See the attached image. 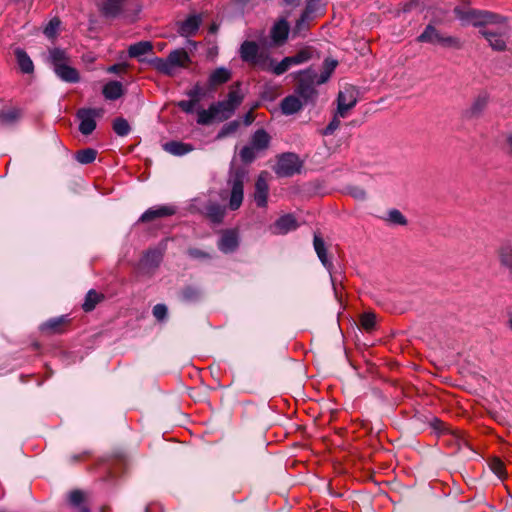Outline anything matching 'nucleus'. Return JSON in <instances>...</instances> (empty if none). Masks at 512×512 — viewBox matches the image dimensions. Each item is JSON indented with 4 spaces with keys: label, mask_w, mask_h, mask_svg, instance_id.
Returning a JSON list of instances; mask_svg holds the SVG:
<instances>
[{
    "label": "nucleus",
    "mask_w": 512,
    "mask_h": 512,
    "mask_svg": "<svg viewBox=\"0 0 512 512\" xmlns=\"http://www.w3.org/2000/svg\"><path fill=\"white\" fill-rule=\"evenodd\" d=\"M217 29H218V27H217L215 24H213V25L211 26V28H210V31H209V32H210V33H213V32H215Z\"/></svg>",
    "instance_id": "obj_64"
},
{
    "label": "nucleus",
    "mask_w": 512,
    "mask_h": 512,
    "mask_svg": "<svg viewBox=\"0 0 512 512\" xmlns=\"http://www.w3.org/2000/svg\"><path fill=\"white\" fill-rule=\"evenodd\" d=\"M268 183L265 178V174L259 175L255 184L254 200L259 207H265L267 205L268 198Z\"/></svg>",
    "instance_id": "obj_12"
},
{
    "label": "nucleus",
    "mask_w": 512,
    "mask_h": 512,
    "mask_svg": "<svg viewBox=\"0 0 512 512\" xmlns=\"http://www.w3.org/2000/svg\"><path fill=\"white\" fill-rule=\"evenodd\" d=\"M254 121V115H253V112L252 110L249 111L245 116H244V124L245 125H250L252 122Z\"/></svg>",
    "instance_id": "obj_60"
},
{
    "label": "nucleus",
    "mask_w": 512,
    "mask_h": 512,
    "mask_svg": "<svg viewBox=\"0 0 512 512\" xmlns=\"http://www.w3.org/2000/svg\"><path fill=\"white\" fill-rule=\"evenodd\" d=\"M214 119L218 120V115L216 113V110H213V104L207 110L202 109L198 112V124L207 125Z\"/></svg>",
    "instance_id": "obj_38"
},
{
    "label": "nucleus",
    "mask_w": 512,
    "mask_h": 512,
    "mask_svg": "<svg viewBox=\"0 0 512 512\" xmlns=\"http://www.w3.org/2000/svg\"><path fill=\"white\" fill-rule=\"evenodd\" d=\"M299 0H285V2L289 5H293L295 3H297Z\"/></svg>",
    "instance_id": "obj_63"
},
{
    "label": "nucleus",
    "mask_w": 512,
    "mask_h": 512,
    "mask_svg": "<svg viewBox=\"0 0 512 512\" xmlns=\"http://www.w3.org/2000/svg\"><path fill=\"white\" fill-rule=\"evenodd\" d=\"M61 21L59 18H52L45 26L43 32H56L60 29Z\"/></svg>",
    "instance_id": "obj_54"
},
{
    "label": "nucleus",
    "mask_w": 512,
    "mask_h": 512,
    "mask_svg": "<svg viewBox=\"0 0 512 512\" xmlns=\"http://www.w3.org/2000/svg\"><path fill=\"white\" fill-rule=\"evenodd\" d=\"M167 315V307L164 304H157L153 308V316L157 320H163Z\"/></svg>",
    "instance_id": "obj_52"
},
{
    "label": "nucleus",
    "mask_w": 512,
    "mask_h": 512,
    "mask_svg": "<svg viewBox=\"0 0 512 512\" xmlns=\"http://www.w3.org/2000/svg\"><path fill=\"white\" fill-rule=\"evenodd\" d=\"M238 127H239V123L237 121L230 122L221 129V131L219 132L217 137L223 138L227 135H230V134L236 132Z\"/></svg>",
    "instance_id": "obj_50"
},
{
    "label": "nucleus",
    "mask_w": 512,
    "mask_h": 512,
    "mask_svg": "<svg viewBox=\"0 0 512 512\" xmlns=\"http://www.w3.org/2000/svg\"><path fill=\"white\" fill-rule=\"evenodd\" d=\"M127 69V64L125 63H120V64H114L112 66H110L107 71L109 73H120V72H123Z\"/></svg>",
    "instance_id": "obj_57"
},
{
    "label": "nucleus",
    "mask_w": 512,
    "mask_h": 512,
    "mask_svg": "<svg viewBox=\"0 0 512 512\" xmlns=\"http://www.w3.org/2000/svg\"><path fill=\"white\" fill-rule=\"evenodd\" d=\"M490 468L491 470L500 478H504L505 476V468H504V464L501 460L499 459H493L491 462H490Z\"/></svg>",
    "instance_id": "obj_47"
},
{
    "label": "nucleus",
    "mask_w": 512,
    "mask_h": 512,
    "mask_svg": "<svg viewBox=\"0 0 512 512\" xmlns=\"http://www.w3.org/2000/svg\"><path fill=\"white\" fill-rule=\"evenodd\" d=\"M419 43H429L447 49H459L461 47L460 39L452 34H420L417 37Z\"/></svg>",
    "instance_id": "obj_3"
},
{
    "label": "nucleus",
    "mask_w": 512,
    "mask_h": 512,
    "mask_svg": "<svg viewBox=\"0 0 512 512\" xmlns=\"http://www.w3.org/2000/svg\"><path fill=\"white\" fill-rule=\"evenodd\" d=\"M297 227L298 223L296 218L292 214H286L277 219L270 229L273 234L284 235L290 231L296 230Z\"/></svg>",
    "instance_id": "obj_11"
},
{
    "label": "nucleus",
    "mask_w": 512,
    "mask_h": 512,
    "mask_svg": "<svg viewBox=\"0 0 512 512\" xmlns=\"http://www.w3.org/2000/svg\"><path fill=\"white\" fill-rule=\"evenodd\" d=\"M290 25L288 21L284 18L278 20L274 26L272 27L270 32H289Z\"/></svg>",
    "instance_id": "obj_51"
},
{
    "label": "nucleus",
    "mask_w": 512,
    "mask_h": 512,
    "mask_svg": "<svg viewBox=\"0 0 512 512\" xmlns=\"http://www.w3.org/2000/svg\"><path fill=\"white\" fill-rule=\"evenodd\" d=\"M488 103V97L486 95H480L478 96L474 102L472 103L469 113L471 116H478L480 115L484 109L486 108Z\"/></svg>",
    "instance_id": "obj_37"
},
{
    "label": "nucleus",
    "mask_w": 512,
    "mask_h": 512,
    "mask_svg": "<svg viewBox=\"0 0 512 512\" xmlns=\"http://www.w3.org/2000/svg\"><path fill=\"white\" fill-rule=\"evenodd\" d=\"M238 236L235 231H226L221 236L218 243V248L224 253H231L238 247Z\"/></svg>",
    "instance_id": "obj_14"
},
{
    "label": "nucleus",
    "mask_w": 512,
    "mask_h": 512,
    "mask_svg": "<svg viewBox=\"0 0 512 512\" xmlns=\"http://www.w3.org/2000/svg\"><path fill=\"white\" fill-rule=\"evenodd\" d=\"M102 109L81 108L77 111V118L80 120L79 131L83 135H90L96 128V117L102 116Z\"/></svg>",
    "instance_id": "obj_7"
},
{
    "label": "nucleus",
    "mask_w": 512,
    "mask_h": 512,
    "mask_svg": "<svg viewBox=\"0 0 512 512\" xmlns=\"http://www.w3.org/2000/svg\"><path fill=\"white\" fill-rule=\"evenodd\" d=\"M68 323L65 316L49 319L41 325V331L48 334H56L63 332L64 326Z\"/></svg>",
    "instance_id": "obj_16"
},
{
    "label": "nucleus",
    "mask_w": 512,
    "mask_h": 512,
    "mask_svg": "<svg viewBox=\"0 0 512 512\" xmlns=\"http://www.w3.org/2000/svg\"><path fill=\"white\" fill-rule=\"evenodd\" d=\"M358 94V90L352 85L345 86L343 90L338 93V115H340L342 118L347 117L348 112L356 105L358 101Z\"/></svg>",
    "instance_id": "obj_5"
},
{
    "label": "nucleus",
    "mask_w": 512,
    "mask_h": 512,
    "mask_svg": "<svg viewBox=\"0 0 512 512\" xmlns=\"http://www.w3.org/2000/svg\"><path fill=\"white\" fill-rule=\"evenodd\" d=\"M104 300V295L91 289L87 292L82 308L85 312L95 309L96 305Z\"/></svg>",
    "instance_id": "obj_30"
},
{
    "label": "nucleus",
    "mask_w": 512,
    "mask_h": 512,
    "mask_svg": "<svg viewBox=\"0 0 512 512\" xmlns=\"http://www.w3.org/2000/svg\"><path fill=\"white\" fill-rule=\"evenodd\" d=\"M313 245H314V249H315L317 256H318L319 260L321 261V263L324 265L325 268L330 270L332 268V263H331V261H329V259L327 257V250H326L325 243H324L323 239L320 236L315 234Z\"/></svg>",
    "instance_id": "obj_23"
},
{
    "label": "nucleus",
    "mask_w": 512,
    "mask_h": 512,
    "mask_svg": "<svg viewBox=\"0 0 512 512\" xmlns=\"http://www.w3.org/2000/svg\"><path fill=\"white\" fill-rule=\"evenodd\" d=\"M187 95L191 97V100L196 101V103L200 100V89L198 87H195L194 89L190 90Z\"/></svg>",
    "instance_id": "obj_59"
},
{
    "label": "nucleus",
    "mask_w": 512,
    "mask_h": 512,
    "mask_svg": "<svg viewBox=\"0 0 512 512\" xmlns=\"http://www.w3.org/2000/svg\"><path fill=\"white\" fill-rule=\"evenodd\" d=\"M317 73L311 70H305L300 73V78L297 86V93L304 100H313L317 91L315 89Z\"/></svg>",
    "instance_id": "obj_6"
},
{
    "label": "nucleus",
    "mask_w": 512,
    "mask_h": 512,
    "mask_svg": "<svg viewBox=\"0 0 512 512\" xmlns=\"http://www.w3.org/2000/svg\"><path fill=\"white\" fill-rule=\"evenodd\" d=\"M270 142V136L268 133L263 130H257L251 138V145L255 148L256 151L264 150L268 147Z\"/></svg>",
    "instance_id": "obj_25"
},
{
    "label": "nucleus",
    "mask_w": 512,
    "mask_h": 512,
    "mask_svg": "<svg viewBox=\"0 0 512 512\" xmlns=\"http://www.w3.org/2000/svg\"><path fill=\"white\" fill-rule=\"evenodd\" d=\"M340 118H342L340 115H338V111L336 110L333 119L330 121V123L327 125V127L323 130V135L328 136L332 135L341 124Z\"/></svg>",
    "instance_id": "obj_45"
},
{
    "label": "nucleus",
    "mask_w": 512,
    "mask_h": 512,
    "mask_svg": "<svg viewBox=\"0 0 512 512\" xmlns=\"http://www.w3.org/2000/svg\"><path fill=\"white\" fill-rule=\"evenodd\" d=\"M153 46L149 41H140L133 45H130L128 54L131 58H137L139 61H143L141 56L152 52Z\"/></svg>",
    "instance_id": "obj_19"
},
{
    "label": "nucleus",
    "mask_w": 512,
    "mask_h": 512,
    "mask_svg": "<svg viewBox=\"0 0 512 512\" xmlns=\"http://www.w3.org/2000/svg\"><path fill=\"white\" fill-rule=\"evenodd\" d=\"M301 167L302 163L296 154L285 153L279 157L275 172L281 177H290L299 173Z\"/></svg>",
    "instance_id": "obj_4"
},
{
    "label": "nucleus",
    "mask_w": 512,
    "mask_h": 512,
    "mask_svg": "<svg viewBox=\"0 0 512 512\" xmlns=\"http://www.w3.org/2000/svg\"><path fill=\"white\" fill-rule=\"evenodd\" d=\"M14 55L17 60V64L24 74H31L34 72V64L29 55L22 48H15Z\"/></svg>",
    "instance_id": "obj_17"
},
{
    "label": "nucleus",
    "mask_w": 512,
    "mask_h": 512,
    "mask_svg": "<svg viewBox=\"0 0 512 512\" xmlns=\"http://www.w3.org/2000/svg\"><path fill=\"white\" fill-rule=\"evenodd\" d=\"M255 148L250 144V146H245L240 151V157L244 162H251L255 158Z\"/></svg>",
    "instance_id": "obj_48"
},
{
    "label": "nucleus",
    "mask_w": 512,
    "mask_h": 512,
    "mask_svg": "<svg viewBox=\"0 0 512 512\" xmlns=\"http://www.w3.org/2000/svg\"><path fill=\"white\" fill-rule=\"evenodd\" d=\"M491 48L495 51H503L507 48L506 34H482Z\"/></svg>",
    "instance_id": "obj_28"
},
{
    "label": "nucleus",
    "mask_w": 512,
    "mask_h": 512,
    "mask_svg": "<svg viewBox=\"0 0 512 512\" xmlns=\"http://www.w3.org/2000/svg\"><path fill=\"white\" fill-rule=\"evenodd\" d=\"M201 24L200 15H191L182 22L179 32H196Z\"/></svg>",
    "instance_id": "obj_35"
},
{
    "label": "nucleus",
    "mask_w": 512,
    "mask_h": 512,
    "mask_svg": "<svg viewBox=\"0 0 512 512\" xmlns=\"http://www.w3.org/2000/svg\"><path fill=\"white\" fill-rule=\"evenodd\" d=\"M225 100L235 109L241 105L244 100V94L241 91V84L239 82L231 86Z\"/></svg>",
    "instance_id": "obj_27"
},
{
    "label": "nucleus",
    "mask_w": 512,
    "mask_h": 512,
    "mask_svg": "<svg viewBox=\"0 0 512 512\" xmlns=\"http://www.w3.org/2000/svg\"><path fill=\"white\" fill-rule=\"evenodd\" d=\"M497 257L501 266L512 271V245L504 243L497 249Z\"/></svg>",
    "instance_id": "obj_21"
},
{
    "label": "nucleus",
    "mask_w": 512,
    "mask_h": 512,
    "mask_svg": "<svg viewBox=\"0 0 512 512\" xmlns=\"http://www.w3.org/2000/svg\"><path fill=\"white\" fill-rule=\"evenodd\" d=\"M163 148L166 152L175 155L182 156L191 151H193V146L188 143H183L180 141H170L163 145Z\"/></svg>",
    "instance_id": "obj_18"
},
{
    "label": "nucleus",
    "mask_w": 512,
    "mask_h": 512,
    "mask_svg": "<svg viewBox=\"0 0 512 512\" xmlns=\"http://www.w3.org/2000/svg\"><path fill=\"white\" fill-rule=\"evenodd\" d=\"M199 292L197 289L192 287H187L183 290V297L187 301H192L198 298Z\"/></svg>",
    "instance_id": "obj_55"
},
{
    "label": "nucleus",
    "mask_w": 512,
    "mask_h": 512,
    "mask_svg": "<svg viewBox=\"0 0 512 512\" xmlns=\"http://www.w3.org/2000/svg\"><path fill=\"white\" fill-rule=\"evenodd\" d=\"M376 317L372 313H365L361 316L360 322L365 330H371L375 326Z\"/></svg>",
    "instance_id": "obj_46"
},
{
    "label": "nucleus",
    "mask_w": 512,
    "mask_h": 512,
    "mask_svg": "<svg viewBox=\"0 0 512 512\" xmlns=\"http://www.w3.org/2000/svg\"><path fill=\"white\" fill-rule=\"evenodd\" d=\"M231 78V72L226 68H217L214 70L210 77H209V83L211 86H218L223 83H226Z\"/></svg>",
    "instance_id": "obj_32"
},
{
    "label": "nucleus",
    "mask_w": 512,
    "mask_h": 512,
    "mask_svg": "<svg viewBox=\"0 0 512 512\" xmlns=\"http://www.w3.org/2000/svg\"><path fill=\"white\" fill-rule=\"evenodd\" d=\"M213 110H216L219 121L229 119L235 112V108L230 105L226 100L219 101L213 104Z\"/></svg>",
    "instance_id": "obj_29"
},
{
    "label": "nucleus",
    "mask_w": 512,
    "mask_h": 512,
    "mask_svg": "<svg viewBox=\"0 0 512 512\" xmlns=\"http://www.w3.org/2000/svg\"><path fill=\"white\" fill-rule=\"evenodd\" d=\"M151 64L162 74L172 76L175 73V68L168 57L166 59L155 57L151 60Z\"/></svg>",
    "instance_id": "obj_31"
},
{
    "label": "nucleus",
    "mask_w": 512,
    "mask_h": 512,
    "mask_svg": "<svg viewBox=\"0 0 512 512\" xmlns=\"http://www.w3.org/2000/svg\"><path fill=\"white\" fill-rule=\"evenodd\" d=\"M289 34H272L271 45L279 46L284 44L288 40Z\"/></svg>",
    "instance_id": "obj_56"
},
{
    "label": "nucleus",
    "mask_w": 512,
    "mask_h": 512,
    "mask_svg": "<svg viewBox=\"0 0 512 512\" xmlns=\"http://www.w3.org/2000/svg\"><path fill=\"white\" fill-rule=\"evenodd\" d=\"M168 58L170 59L171 63L173 64L174 68L176 67H186L188 63L190 62V58L188 53L183 50H175L171 52L168 55Z\"/></svg>",
    "instance_id": "obj_33"
},
{
    "label": "nucleus",
    "mask_w": 512,
    "mask_h": 512,
    "mask_svg": "<svg viewBox=\"0 0 512 512\" xmlns=\"http://www.w3.org/2000/svg\"><path fill=\"white\" fill-rule=\"evenodd\" d=\"M49 60L53 66V70L59 68V66L70 63V58L66 51L60 48H53L49 50Z\"/></svg>",
    "instance_id": "obj_22"
},
{
    "label": "nucleus",
    "mask_w": 512,
    "mask_h": 512,
    "mask_svg": "<svg viewBox=\"0 0 512 512\" xmlns=\"http://www.w3.org/2000/svg\"><path fill=\"white\" fill-rule=\"evenodd\" d=\"M348 193L356 200L363 201L366 199V191L359 186H351L348 188Z\"/></svg>",
    "instance_id": "obj_49"
},
{
    "label": "nucleus",
    "mask_w": 512,
    "mask_h": 512,
    "mask_svg": "<svg viewBox=\"0 0 512 512\" xmlns=\"http://www.w3.org/2000/svg\"><path fill=\"white\" fill-rule=\"evenodd\" d=\"M189 255L194 258H207L209 255L199 249H189L188 251Z\"/></svg>",
    "instance_id": "obj_58"
},
{
    "label": "nucleus",
    "mask_w": 512,
    "mask_h": 512,
    "mask_svg": "<svg viewBox=\"0 0 512 512\" xmlns=\"http://www.w3.org/2000/svg\"><path fill=\"white\" fill-rule=\"evenodd\" d=\"M162 260V254L158 250H149L142 259V265L147 268H155Z\"/></svg>",
    "instance_id": "obj_34"
},
{
    "label": "nucleus",
    "mask_w": 512,
    "mask_h": 512,
    "mask_svg": "<svg viewBox=\"0 0 512 512\" xmlns=\"http://www.w3.org/2000/svg\"><path fill=\"white\" fill-rule=\"evenodd\" d=\"M424 32H425V33H428V32H434V29H433V27H432L431 25H428V26L426 27V29L424 30Z\"/></svg>",
    "instance_id": "obj_62"
},
{
    "label": "nucleus",
    "mask_w": 512,
    "mask_h": 512,
    "mask_svg": "<svg viewBox=\"0 0 512 512\" xmlns=\"http://www.w3.org/2000/svg\"><path fill=\"white\" fill-rule=\"evenodd\" d=\"M338 65V61L332 58H326L323 62V70L320 75L317 74L316 84L321 85L326 83Z\"/></svg>",
    "instance_id": "obj_20"
},
{
    "label": "nucleus",
    "mask_w": 512,
    "mask_h": 512,
    "mask_svg": "<svg viewBox=\"0 0 512 512\" xmlns=\"http://www.w3.org/2000/svg\"><path fill=\"white\" fill-rule=\"evenodd\" d=\"M113 130L118 136L124 137L129 134L130 125L126 119L119 117L113 122Z\"/></svg>",
    "instance_id": "obj_42"
},
{
    "label": "nucleus",
    "mask_w": 512,
    "mask_h": 512,
    "mask_svg": "<svg viewBox=\"0 0 512 512\" xmlns=\"http://www.w3.org/2000/svg\"><path fill=\"white\" fill-rule=\"evenodd\" d=\"M176 213V208L173 205H160L154 206L146 210L141 217L139 222L148 223L157 218H164L172 216Z\"/></svg>",
    "instance_id": "obj_10"
},
{
    "label": "nucleus",
    "mask_w": 512,
    "mask_h": 512,
    "mask_svg": "<svg viewBox=\"0 0 512 512\" xmlns=\"http://www.w3.org/2000/svg\"><path fill=\"white\" fill-rule=\"evenodd\" d=\"M103 95L106 99L116 100L123 95V86L118 81H110L103 87Z\"/></svg>",
    "instance_id": "obj_26"
},
{
    "label": "nucleus",
    "mask_w": 512,
    "mask_h": 512,
    "mask_svg": "<svg viewBox=\"0 0 512 512\" xmlns=\"http://www.w3.org/2000/svg\"><path fill=\"white\" fill-rule=\"evenodd\" d=\"M240 57L244 62L263 70L269 71L272 67L270 52L265 44L245 41L240 47Z\"/></svg>",
    "instance_id": "obj_2"
},
{
    "label": "nucleus",
    "mask_w": 512,
    "mask_h": 512,
    "mask_svg": "<svg viewBox=\"0 0 512 512\" xmlns=\"http://www.w3.org/2000/svg\"><path fill=\"white\" fill-rule=\"evenodd\" d=\"M97 156L96 150L92 148L83 149L77 152L76 159L81 164L92 163Z\"/></svg>",
    "instance_id": "obj_40"
},
{
    "label": "nucleus",
    "mask_w": 512,
    "mask_h": 512,
    "mask_svg": "<svg viewBox=\"0 0 512 512\" xmlns=\"http://www.w3.org/2000/svg\"><path fill=\"white\" fill-rule=\"evenodd\" d=\"M127 3L128 0H101L100 9L106 17H116Z\"/></svg>",
    "instance_id": "obj_13"
},
{
    "label": "nucleus",
    "mask_w": 512,
    "mask_h": 512,
    "mask_svg": "<svg viewBox=\"0 0 512 512\" xmlns=\"http://www.w3.org/2000/svg\"><path fill=\"white\" fill-rule=\"evenodd\" d=\"M387 221L395 225H406L407 220L405 216L397 209H392L388 212Z\"/></svg>",
    "instance_id": "obj_43"
},
{
    "label": "nucleus",
    "mask_w": 512,
    "mask_h": 512,
    "mask_svg": "<svg viewBox=\"0 0 512 512\" xmlns=\"http://www.w3.org/2000/svg\"><path fill=\"white\" fill-rule=\"evenodd\" d=\"M243 174L236 172L230 179L231 195L229 207L231 210H237L243 201Z\"/></svg>",
    "instance_id": "obj_9"
},
{
    "label": "nucleus",
    "mask_w": 512,
    "mask_h": 512,
    "mask_svg": "<svg viewBox=\"0 0 512 512\" xmlns=\"http://www.w3.org/2000/svg\"><path fill=\"white\" fill-rule=\"evenodd\" d=\"M225 210L218 204H209L206 207V215L211 219L214 223H219L222 221L224 217Z\"/></svg>",
    "instance_id": "obj_36"
},
{
    "label": "nucleus",
    "mask_w": 512,
    "mask_h": 512,
    "mask_svg": "<svg viewBox=\"0 0 512 512\" xmlns=\"http://www.w3.org/2000/svg\"><path fill=\"white\" fill-rule=\"evenodd\" d=\"M321 12V3L319 0H309L302 15L296 21V32H301L310 28V22L313 21Z\"/></svg>",
    "instance_id": "obj_8"
},
{
    "label": "nucleus",
    "mask_w": 512,
    "mask_h": 512,
    "mask_svg": "<svg viewBox=\"0 0 512 512\" xmlns=\"http://www.w3.org/2000/svg\"><path fill=\"white\" fill-rule=\"evenodd\" d=\"M83 500L84 494L79 490L72 491L69 495L70 503L77 507L79 512H89L88 508L83 505Z\"/></svg>",
    "instance_id": "obj_41"
},
{
    "label": "nucleus",
    "mask_w": 512,
    "mask_h": 512,
    "mask_svg": "<svg viewBox=\"0 0 512 512\" xmlns=\"http://www.w3.org/2000/svg\"><path fill=\"white\" fill-rule=\"evenodd\" d=\"M196 101L193 100H182L178 102V107L186 113H192L196 106Z\"/></svg>",
    "instance_id": "obj_53"
},
{
    "label": "nucleus",
    "mask_w": 512,
    "mask_h": 512,
    "mask_svg": "<svg viewBox=\"0 0 512 512\" xmlns=\"http://www.w3.org/2000/svg\"><path fill=\"white\" fill-rule=\"evenodd\" d=\"M54 73L58 78L67 83H77L80 80L79 72L77 69L70 66L69 63L59 66V68L54 70Z\"/></svg>",
    "instance_id": "obj_15"
},
{
    "label": "nucleus",
    "mask_w": 512,
    "mask_h": 512,
    "mask_svg": "<svg viewBox=\"0 0 512 512\" xmlns=\"http://www.w3.org/2000/svg\"><path fill=\"white\" fill-rule=\"evenodd\" d=\"M314 50L311 47L301 49L296 55L290 56L294 65L302 64L309 61L313 56Z\"/></svg>",
    "instance_id": "obj_39"
},
{
    "label": "nucleus",
    "mask_w": 512,
    "mask_h": 512,
    "mask_svg": "<svg viewBox=\"0 0 512 512\" xmlns=\"http://www.w3.org/2000/svg\"><path fill=\"white\" fill-rule=\"evenodd\" d=\"M292 65V60L290 57H285L281 62H279L276 65L272 64V67L270 70L276 75H281L285 73Z\"/></svg>",
    "instance_id": "obj_44"
},
{
    "label": "nucleus",
    "mask_w": 512,
    "mask_h": 512,
    "mask_svg": "<svg viewBox=\"0 0 512 512\" xmlns=\"http://www.w3.org/2000/svg\"><path fill=\"white\" fill-rule=\"evenodd\" d=\"M454 12L464 26H472L474 28L501 27L507 21L504 16L485 10L456 7Z\"/></svg>",
    "instance_id": "obj_1"
},
{
    "label": "nucleus",
    "mask_w": 512,
    "mask_h": 512,
    "mask_svg": "<svg viewBox=\"0 0 512 512\" xmlns=\"http://www.w3.org/2000/svg\"><path fill=\"white\" fill-rule=\"evenodd\" d=\"M302 108V102L296 96H287L281 102V109L285 115H292Z\"/></svg>",
    "instance_id": "obj_24"
},
{
    "label": "nucleus",
    "mask_w": 512,
    "mask_h": 512,
    "mask_svg": "<svg viewBox=\"0 0 512 512\" xmlns=\"http://www.w3.org/2000/svg\"><path fill=\"white\" fill-rule=\"evenodd\" d=\"M509 153L512 155V135L508 137Z\"/></svg>",
    "instance_id": "obj_61"
}]
</instances>
